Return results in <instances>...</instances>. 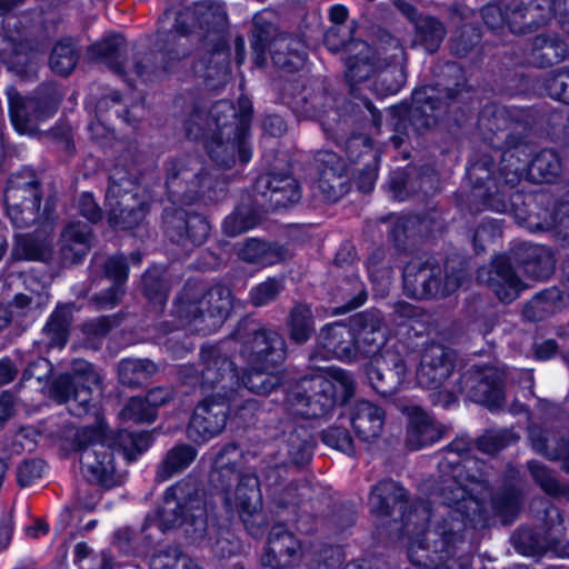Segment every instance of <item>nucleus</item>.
<instances>
[{
  "label": "nucleus",
  "instance_id": "6e6d98bb",
  "mask_svg": "<svg viewBox=\"0 0 569 569\" xmlns=\"http://www.w3.org/2000/svg\"><path fill=\"white\" fill-rule=\"evenodd\" d=\"M142 283L144 296L156 308L161 310L168 297V289L162 280L161 271L157 268L148 270L142 278Z\"/></svg>",
  "mask_w": 569,
  "mask_h": 569
},
{
  "label": "nucleus",
  "instance_id": "c756f323",
  "mask_svg": "<svg viewBox=\"0 0 569 569\" xmlns=\"http://www.w3.org/2000/svg\"><path fill=\"white\" fill-rule=\"evenodd\" d=\"M167 233L177 242L186 244L188 241L199 246L207 239L210 226L200 214H186L182 211H176L166 216Z\"/></svg>",
  "mask_w": 569,
  "mask_h": 569
},
{
  "label": "nucleus",
  "instance_id": "7c9ffc66",
  "mask_svg": "<svg viewBox=\"0 0 569 569\" xmlns=\"http://www.w3.org/2000/svg\"><path fill=\"white\" fill-rule=\"evenodd\" d=\"M409 418L406 443L411 450H419L439 441L445 429L419 407L407 409Z\"/></svg>",
  "mask_w": 569,
  "mask_h": 569
},
{
  "label": "nucleus",
  "instance_id": "3c124183",
  "mask_svg": "<svg viewBox=\"0 0 569 569\" xmlns=\"http://www.w3.org/2000/svg\"><path fill=\"white\" fill-rule=\"evenodd\" d=\"M417 40L428 52H435L446 37L443 24L432 17H423L415 24Z\"/></svg>",
  "mask_w": 569,
  "mask_h": 569
},
{
  "label": "nucleus",
  "instance_id": "aec40b11",
  "mask_svg": "<svg viewBox=\"0 0 569 569\" xmlns=\"http://www.w3.org/2000/svg\"><path fill=\"white\" fill-rule=\"evenodd\" d=\"M0 61L18 77L28 78L33 69V40L24 37L18 29L1 24Z\"/></svg>",
  "mask_w": 569,
  "mask_h": 569
},
{
  "label": "nucleus",
  "instance_id": "5701e85b",
  "mask_svg": "<svg viewBox=\"0 0 569 569\" xmlns=\"http://www.w3.org/2000/svg\"><path fill=\"white\" fill-rule=\"evenodd\" d=\"M408 372L407 359L395 350H386L375 358L368 369L372 388L382 396L393 395L405 382Z\"/></svg>",
  "mask_w": 569,
  "mask_h": 569
},
{
  "label": "nucleus",
  "instance_id": "8fccbe9b",
  "mask_svg": "<svg viewBox=\"0 0 569 569\" xmlns=\"http://www.w3.org/2000/svg\"><path fill=\"white\" fill-rule=\"evenodd\" d=\"M157 371V366L147 359H126L119 363V378L123 385L138 386Z\"/></svg>",
  "mask_w": 569,
  "mask_h": 569
},
{
  "label": "nucleus",
  "instance_id": "37998d69",
  "mask_svg": "<svg viewBox=\"0 0 569 569\" xmlns=\"http://www.w3.org/2000/svg\"><path fill=\"white\" fill-rule=\"evenodd\" d=\"M197 450L190 445H177L171 448L158 467L157 479L166 481L187 469L197 457Z\"/></svg>",
  "mask_w": 569,
  "mask_h": 569
},
{
  "label": "nucleus",
  "instance_id": "c9c22d12",
  "mask_svg": "<svg viewBox=\"0 0 569 569\" xmlns=\"http://www.w3.org/2000/svg\"><path fill=\"white\" fill-rule=\"evenodd\" d=\"M213 469L214 481L218 485L233 481L237 478V473L251 471L246 468V457L236 445H227L220 449L216 456Z\"/></svg>",
  "mask_w": 569,
  "mask_h": 569
},
{
  "label": "nucleus",
  "instance_id": "39448f33",
  "mask_svg": "<svg viewBox=\"0 0 569 569\" xmlns=\"http://www.w3.org/2000/svg\"><path fill=\"white\" fill-rule=\"evenodd\" d=\"M231 308L229 288L214 286L206 290L200 284L187 283L174 305V315L182 329L209 335L221 327Z\"/></svg>",
  "mask_w": 569,
  "mask_h": 569
},
{
  "label": "nucleus",
  "instance_id": "ea45409f",
  "mask_svg": "<svg viewBox=\"0 0 569 569\" xmlns=\"http://www.w3.org/2000/svg\"><path fill=\"white\" fill-rule=\"evenodd\" d=\"M567 54V44L557 36L539 34L532 41L531 59L538 67L559 63Z\"/></svg>",
  "mask_w": 569,
  "mask_h": 569
},
{
  "label": "nucleus",
  "instance_id": "a18cd8bd",
  "mask_svg": "<svg viewBox=\"0 0 569 569\" xmlns=\"http://www.w3.org/2000/svg\"><path fill=\"white\" fill-rule=\"evenodd\" d=\"M356 57L346 60V77L351 83H359L376 74V64L369 60L371 49L366 43L352 44Z\"/></svg>",
  "mask_w": 569,
  "mask_h": 569
},
{
  "label": "nucleus",
  "instance_id": "473e14b6",
  "mask_svg": "<svg viewBox=\"0 0 569 569\" xmlns=\"http://www.w3.org/2000/svg\"><path fill=\"white\" fill-rule=\"evenodd\" d=\"M90 247L91 228L87 223L71 222L61 232L60 254L64 264L80 261Z\"/></svg>",
  "mask_w": 569,
  "mask_h": 569
},
{
  "label": "nucleus",
  "instance_id": "4d7b16f0",
  "mask_svg": "<svg viewBox=\"0 0 569 569\" xmlns=\"http://www.w3.org/2000/svg\"><path fill=\"white\" fill-rule=\"evenodd\" d=\"M258 223L257 216L248 207H239L229 214L222 224L227 236L236 237L248 231Z\"/></svg>",
  "mask_w": 569,
  "mask_h": 569
},
{
  "label": "nucleus",
  "instance_id": "423d86ee",
  "mask_svg": "<svg viewBox=\"0 0 569 569\" xmlns=\"http://www.w3.org/2000/svg\"><path fill=\"white\" fill-rule=\"evenodd\" d=\"M250 370L242 378V385L254 393L268 395L281 385L282 377L273 371L287 356L284 339L274 330L254 331L241 349Z\"/></svg>",
  "mask_w": 569,
  "mask_h": 569
},
{
  "label": "nucleus",
  "instance_id": "58836bf2",
  "mask_svg": "<svg viewBox=\"0 0 569 569\" xmlns=\"http://www.w3.org/2000/svg\"><path fill=\"white\" fill-rule=\"evenodd\" d=\"M529 228L532 230H557L569 241V200L555 204L552 211L542 209L529 216Z\"/></svg>",
  "mask_w": 569,
  "mask_h": 569
},
{
  "label": "nucleus",
  "instance_id": "79ce46f5",
  "mask_svg": "<svg viewBox=\"0 0 569 569\" xmlns=\"http://www.w3.org/2000/svg\"><path fill=\"white\" fill-rule=\"evenodd\" d=\"M103 438L108 439L110 448L113 451L117 448L119 452L123 453L127 460H134L137 456L146 451L151 443V437L147 432L133 433L126 430L107 432L104 425Z\"/></svg>",
  "mask_w": 569,
  "mask_h": 569
},
{
  "label": "nucleus",
  "instance_id": "e433bc0d",
  "mask_svg": "<svg viewBox=\"0 0 569 569\" xmlns=\"http://www.w3.org/2000/svg\"><path fill=\"white\" fill-rule=\"evenodd\" d=\"M520 257L523 263V270L530 277L545 280L548 279L555 270V258L551 250L539 244H523Z\"/></svg>",
  "mask_w": 569,
  "mask_h": 569
},
{
  "label": "nucleus",
  "instance_id": "c03bdc74",
  "mask_svg": "<svg viewBox=\"0 0 569 569\" xmlns=\"http://www.w3.org/2000/svg\"><path fill=\"white\" fill-rule=\"evenodd\" d=\"M287 326L291 341L303 345L315 333V320L311 307L305 303L296 305L289 313Z\"/></svg>",
  "mask_w": 569,
  "mask_h": 569
},
{
  "label": "nucleus",
  "instance_id": "a878e982",
  "mask_svg": "<svg viewBox=\"0 0 569 569\" xmlns=\"http://www.w3.org/2000/svg\"><path fill=\"white\" fill-rule=\"evenodd\" d=\"M254 191L273 209L287 208L297 203L301 198L298 181L289 174L267 173L260 176L256 181Z\"/></svg>",
  "mask_w": 569,
  "mask_h": 569
},
{
  "label": "nucleus",
  "instance_id": "de8ad7c7",
  "mask_svg": "<svg viewBox=\"0 0 569 569\" xmlns=\"http://www.w3.org/2000/svg\"><path fill=\"white\" fill-rule=\"evenodd\" d=\"M70 322L71 308L68 306L57 308L49 322L43 328V333L49 339V347L62 348L66 345Z\"/></svg>",
  "mask_w": 569,
  "mask_h": 569
},
{
  "label": "nucleus",
  "instance_id": "cd10ccee",
  "mask_svg": "<svg viewBox=\"0 0 569 569\" xmlns=\"http://www.w3.org/2000/svg\"><path fill=\"white\" fill-rule=\"evenodd\" d=\"M301 546L296 537L281 526L272 528L262 565L272 569H286L301 560Z\"/></svg>",
  "mask_w": 569,
  "mask_h": 569
},
{
  "label": "nucleus",
  "instance_id": "f8f14e48",
  "mask_svg": "<svg viewBox=\"0 0 569 569\" xmlns=\"http://www.w3.org/2000/svg\"><path fill=\"white\" fill-rule=\"evenodd\" d=\"M71 370V376H60L50 385L48 395L59 403H68L70 413L81 417L94 408L91 403L92 387L100 386L101 377L82 359L74 360Z\"/></svg>",
  "mask_w": 569,
  "mask_h": 569
},
{
  "label": "nucleus",
  "instance_id": "20e7f679",
  "mask_svg": "<svg viewBox=\"0 0 569 569\" xmlns=\"http://www.w3.org/2000/svg\"><path fill=\"white\" fill-rule=\"evenodd\" d=\"M355 391L349 372L330 367L311 379L303 378L295 390L287 395L293 415L320 418L328 415L337 403L346 402Z\"/></svg>",
  "mask_w": 569,
  "mask_h": 569
},
{
  "label": "nucleus",
  "instance_id": "603ef678",
  "mask_svg": "<svg viewBox=\"0 0 569 569\" xmlns=\"http://www.w3.org/2000/svg\"><path fill=\"white\" fill-rule=\"evenodd\" d=\"M284 449L291 463L300 466L309 462L312 456L310 435L307 431L290 433Z\"/></svg>",
  "mask_w": 569,
  "mask_h": 569
},
{
  "label": "nucleus",
  "instance_id": "f257e3e1",
  "mask_svg": "<svg viewBox=\"0 0 569 569\" xmlns=\"http://www.w3.org/2000/svg\"><path fill=\"white\" fill-rule=\"evenodd\" d=\"M513 122L506 108H495L491 117L482 116L480 127L492 131L496 147L502 148L501 167L497 178H490L487 162L472 163L468 176L475 180L473 197L481 198L483 206L496 212H505L508 208L505 188H515L525 176L543 182H551L561 171V160L550 149L541 150L530 160L531 148L519 134L507 132Z\"/></svg>",
  "mask_w": 569,
  "mask_h": 569
},
{
  "label": "nucleus",
  "instance_id": "6ab92c4d",
  "mask_svg": "<svg viewBox=\"0 0 569 569\" xmlns=\"http://www.w3.org/2000/svg\"><path fill=\"white\" fill-rule=\"evenodd\" d=\"M315 192L326 201H337L347 190L346 162L336 152L322 150L315 157Z\"/></svg>",
  "mask_w": 569,
  "mask_h": 569
},
{
  "label": "nucleus",
  "instance_id": "a211bd4d",
  "mask_svg": "<svg viewBox=\"0 0 569 569\" xmlns=\"http://www.w3.org/2000/svg\"><path fill=\"white\" fill-rule=\"evenodd\" d=\"M223 491L226 508L238 512L249 529V519L258 515L262 507L259 479L253 471L237 473L231 482L219 485Z\"/></svg>",
  "mask_w": 569,
  "mask_h": 569
},
{
  "label": "nucleus",
  "instance_id": "6e6552de",
  "mask_svg": "<svg viewBox=\"0 0 569 569\" xmlns=\"http://www.w3.org/2000/svg\"><path fill=\"white\" fill-rule=\"evenodd\" d=\"M166 188L172 203H207L223 198L226 181L210 172L199 159L188 157L167 162Z\"/></svg>",
  "mask_w": 569,
  "mask_h": 569
},
{
  "label": "nucleus",
  "instance_id": "e2e57ef3",
  "mask_svg": "<svg viewBox=\"0 0 569 569\" xmlns=\"http://www.w3.org/2000/svg\"><path fill=\"white\" fill-rule=\"evenodd\" d=\"M16 260H36V238L33 232H19L12 250Z\"/></svg>",
  "mask_w": 569,
  "mask_h": 569
},
{
  "label": "nucleus",
  "instance_id": "bb28decb",
  "mask_svg": "<svg viewBox=\"0 0 569 569\" xmlns=\"http://www.w3.org/2000/svg\"><path fill=\"white\" fill-rule=\"evenodd\" d=\"M357 357H376L387 341V328L377 312H366L352 319Z\"/></svg>",
  "mask_w": 569,
  "mask_h": 569
},
{
  "label": "nucleus",
  "instance_id": "a19ab883",
  "mask_svg": "<svg viewBox=\"0 0 569 569\" xmlns=\"http://www.w3.org/2000/svg\"><path fill=\"white\" fill-rule=\"evenodd\" d=\"M124 46V39L120 34H113L92 44L88 54L90 59L107 64L114 72L126 74L127 71L121 61Z\"/></svg>",
  "mask_w": 569,
  "mask_h": 569
},
{
  "label": "nucleus",
  "instance_id": "7ed1b4c3",
  "mask_svg": "<svg viewBox=\"0 0 569 569\" xmlns=\"http://www.w3.org/2000/svg\"><path fill=\"white\" fill-rule=\"evenodd\" d=\"M196 20L199 29H211L224 22L226 12L221 3L217 1H201L194 6L192 11L187 10L177 19L173 30L169 32L166 39L163 50L151 52L144 57L134 60L132 63L133 72L138 78L147 81L159 77L161 72L168 70V60H178L189 54L190 37L193 30H188L187 20Z\"/></svg>",
  "mask_w": 569,
  "mask_h": 569
},
{
  "label": "nucleus",
  "instance_id": "f3484780",
  "mask_svg": "<svg viewBox=\"0 0 569 569\" xmlns=\"http://www.w3.org/2000/svg\"><path fill=\"white\" fill-rule=\"evenodd\" d=\"M233 398L216 392L204 398L194 409L188 426L189 438L203 443L220 435L227 425L230 402Z\"/></svg>",
  "mask_w": 569,
  "mask_h": 569
},
{
  "label": "nucleus",
  "instance_id": "4468645a",
  "mask_svg": "<svg viewBox=\"0 0 569 569\" xmlns=\"http://www.w3.org/2000/svg\"><path fill=\"white\" fill-rule=\"evenodd\" d=\"M109 208V222L118 229H132L147 213L146 203L138 197V186L131 178H126L121 167H114L106 194Z\"/></svg>",
  "mask_w": 569,
  "mask_h": 569
},
{
  "label": "nucleus",
  "instance_id": "1a4fd4ad",
  "mask_svg": "<svg viewBox=\"0 0 569 569\" xmlns=\"http://www.w3.org/2000/svg\"><path fill=\"white\" fill-rule=\"evenodd\" d=\"M553 16H569V0H511L505 11L495 4L482 10L488 27L496 29L507 23L510 31L517 34L533 31Z\"/></svg>",
  "mask_w": 569,
  "mask_h": 569
},
{
  "label": "nucleus",
  "instance_id": "bf43d9fd",
  "mask_svg": "<svg viewBox=\"0 0 569 569\" xmlns=\"http://www.w3.org/2000/svg\"><path fill=\"white\" fill-rule=\"evenodd\" d=\"M548 94L561 102L569 103V69H559L546 80Z\"/></svg>",
  "mask_w": 569,
  "mask_h": 569
},
{
  "label": "nucleus",
  "instance_id": "5fc2aeb1",
  "mask_svg": "<svg viewBox=\"0 0 569 569\" xmlns=\"http://www.w3.org/2000/svg\"><path fill=\"white\" fill-rule=\"evenodd\" d=\"M283 289V278H268L251 288L249 292L250 302L254 307L269 305L278 298Z\"/></svg>",
  "mask_w": 569,
  "mask_h": 569
},
{
  "label": "nucleus",
  "instance_id": "0eeeda50",
  "mask_svg": "<svg viewBox=\"0 0 569 569\" xmlns=\"http://www.w3.org/2000/svg\"><path fill=\"white\" fill-rule=\"evenodd\" d=\"M150 521L161 531L182 526L191 539H203L208 531L204 497L192 482H177L167 488L163 506L157 510Z\"/></svg>",
  "mask_w": 569,
  "mask_h": 569
},
{
  "label": "nucleus",
  "instance_id": "4c0bfd02",
  "mask_svg": "<svg viewBox=\"0 0 569 569\" xmlns=\"http://www.w3.org/2000/svg\"><path fill=\"white\" fill-rule=\"evenodd\" d=\"M405 498L406 490L396 481H380L371 490L369 497L370 510L378 517L389 516L396 505L403 503Z\"/></svg>",
  "mask_w": 569,
  "mask_h": 569
},
{
  "label": "nucleus",
  "instance_id": "680f3d73",
  "mask_svg": "<svg viewBox=\"0 0 569 569\" xmlns=\"http://www.w3.org/2000/svg\"><path fill=\"white\" fill-rule=\"evenodd\" d=\"M528 468L533 479L547 493L551 496H558L561 493L560 486L545 466L537 461H529Z\"/></svg>",
  "mask_w": 569,
  "mask_h": 569
},
{
  "label": "nucleus",
  "instance_id": "f704fd0d",
  "mask_svg": "<svg viewBox=\"0 0 569 569\" xmlns=\"http://www.w3.org/2000/svg\"><path fill=\"white\" fill-rule=\"evenodd\" d=\"M7 97L12 126L19 133L32 136L36 131V99L21 94L13 87L7 89Z\"/></svg>",
  "mask_w": 569,
  "mask_h": 569
},
{
  "label": "nucleus",
  "instance_id": "9d476101",
  "mask_svg": "<svg viewBox=\"0 0 569 569\" xmlns=\"http://www.w3.org/2000/svg\"><path fill=\"white\" fill-rule=\"evenodd\" d=\"M74 443L80 452L81 471L90 482L104 487L118 483L113 450L103 438V419L96 413V426L80 428Z\"/></svg>",
  "mask_w": 569,
  "mask_h": 569
},
{
  "label": "nucleus",
  "instance_id": "338daca9",
  "mask_svg": "<svg viewBox=\"0 0 569 569\" xmlns=\"http://www.w3.org/2000/svg\"><path fill=\"white\" fill-rule=\"evenodd\" d=\"M553 291H549L535 297L527 303L523 316L532 321L542 319L545 313L550 311L549 301L553 298Z\"/></svg>",
  "mask_w": 569,
  "mask_h": 569
},
{
  "label": "nucleus",
  "instance_id": "09e8293b",
  "mask_svg": "<svg viewBox=\"0 0 569 569\" xmlns=\"http://www.w3.org/2000/svg\"><path fill=\"white\" fill-rule=\"evenodd\" d=\"M79 51L70 39H64L56 43L53 47L49 64L58 74L67 76L77 66Z\"/></svg>",
  "mask_w": 569,
  "mask_h": 569
},
{
  "label": "nucleus",
  "instance_id": "49530a36",
  "mask_svg": "<svg viewBox=\"0 0 569 569\" xmlns=\"http://www.w3.org/2000/svg\"><path fill=\"white\" fill-rule=\"evenodd\" d=\"M276 50L272 52L274 64L283 70L295 71L303 66L305 52L302 47L295 39H279L274 42Z\"/></svg>",
  "mask_w": 569,
  "mask_h": 569
},
{
  "label": "nucleus",
  "instance_id": "ddd939ff",
  "mask_svg": "<svg viewBox=\"0 0 569 569\" xmlns=\"http://www.w3.org/2000/svg\"><path fill=\"white\" fill-rule=\"evenodd\" d=\"M503 377V371L493 367L467 371L461 376L457 389L440 391L436 395L435 402L448 407L455 402L456 393H466L469 399L490 410L498 409L505 402Z\"/></svg>",
  "mask_w": 569,
  "mask_h": 569
},
{
  "label": "nucleus",
  "instance_id": "412c9836",
  "mask_svg": "<svg viewBox=\"0 0 569 569\" xmlns=\"http://www.w3.org/2000/svg\"><path fill=\"white\" fill-rule=\"evenodd\" d=\"M313 359H339L351 361L357 358L355 346V333L340 322H333L322 327L318 333L313 351L310 356Z\"/></svg>",
  "mask_w": 569,
  "mask_h": 569
},
{
  "label": "nucleus",
  "instance_id": "69168bd1",
  "mask_svg": "<svg viewBox=\"0 0 569 569\" xmlns=\"http://www.w3.org/2000/svg\"><path fill=\"white\" fill-rule=\"evenodd\" d=\"M352 37L351 27L332 26L325 34V43L331 51H339L347 46Z\"/></svg>",
  "mask_w": 569,
  "mask_h": 569
},
{
  "label": "nucleus",
  "instance_id": "72a5a7b5",
  "mask_svg": "<svg viewBox=\"0 0 569 569\" xmlns=\"http://www.w3.org/2000/svg\"><path fill=\"white\" fill-rule=\"evenodd\" d=\"M442 100L433 87H425L413 91L412 106L409 110L411 124L416 130L430 128L437 123V110L441 109Z\"/></svg>",
  "mask_w": 569,
  "mask_h": 569
},
{
  "label": "nucleus",
  "instance_id": "b1692460",
  "mask_svg": "<svg viewBox=\"0 0 569 569\" xmlns=\"http://www.w3.org/2000/svg\"><path fill=\"white\" fill-rule=\"evenodd\" d=\"M455 369L453 352L437 343L427 346L417 369L418 383L427 389H440Z\"/></svg>",
  "mask_w": 569,
  "mask_h": 569
},
{
  "label": "nucleus",
  "instance_id": "393cba45",
  "mask_svg": "<svg viewBox=\"0 0 569 569\" xmlns=\"http://www.w3.org/2000/svg\"><path fill=\"white\" fill-rule=\"evenodd\" d=\"M478 280L487 284L503 302L513 301L523 289L521 280L512 271L510 261L505 256H498L490 264L480 268Z\"/></svg>",
  "mask_w": 569,
  "mask_h": 569
},
{
  "label": "nucleus",
  "instance_id": "f03ea898",
  "mask_svg": "<svg viewBox=\"0 0 569 569\" xmlns=\"http://www.w3.org/2000/svg\"><path fill=\"white\" fill-rule=\"evenodd\" d=\"M186 130L190 138L206 137L207 152L221 168H231L237 160L246 163L251 159L248 116L243 113L238 118L228 100L216 102L206 120L200 111L193 112L187 120Z\"/></svg>",
  "mask_w": 569,
  "mask_h": 569
},
{
  "label": "nucleus",
  "instance_id": "dca6fc26",
  "mask_svg": "<svg viewBox=\"0 0 569 569\" xmlns=\"http://www.w3.org/2000/svg\"><path fill=\"white\" fill-rule=\"evenodd\" d=\"M441 268L439 264L411 261L403 270V288L417 299H426L436 295L448 296L462 283L461 272L446 277L441 284Z\"/></svg>",
  "mask_w": 569,
  "mask_h": 569
},
{
  "label": "nucleus",
  "instance_id": "2eb2a0df",
  "mask_svg": "<svg viewBox=\"0 0 569 569\" xmlns=\"http://www.w3.org/2000/svg\"><path fill=\"white\" fill-rule=\"evenodd\" d=\"M9 219L16 229L31 228L36 222V172L23 169L13 173L4 190Z\"/></svg>",
  "mask_w": 569,
  "mask_h": 569
},
{
  "label": "nucleus",
  "instance_id": "13d9d810",
  "mask_svg": "<svg viewBox=\"0 0 569 569\" xmlns=\"http://www.w3.org/2000/svg\"><path fill=\"white\" fill-rule=\"evenodd\" d=\"M123 421L151 422L154 420L153 409L150 408L144 398H131L120 411Z\"/></svg>",
  "mask_w": 569,
  "mask_h": 569
},
{
  "label": "nucleus",
  "instance_id": "052dcab7",
  "mask_svg": "<svg viewBox=\"0 0 569 569\" xmlns=\"http://www.w3.org/2000/svg\"><path fill=\"white\" fill-rule=\"evenodd\" d=\"M323 442L332 448H336L347 455L355 453L353 441L347 429L340 427H332L323 431Z\"/></svg>",
  "mask_w": 569,
  "mask_h": 569
},
{
  "label": "nucleus",
  "instance_id": "0e129e2a",
  "mask_svg": "<svg viewBox=\"0 0 569 569\" xmlns=\"http://www.w3.org/2000/svg\"><path fill=\"white\" fill-rule=\"evenodd\" d=\"M368 271L377 293L381 297L385 296L391 286L392 270L388 267H379L373 262V259H370Z\"/></svg>",
  "mask_w": 569,
  "mask_h": 569
},
{
  "label": "nucleus",
  "instance_id": "2f4dec72",
  "mask_svg": "<svg viewBox=\"0 0 569 569\" xmlns=\"http://www.w3.org/2000/svg\"><path fill=\"white\" fill-rule=\"evenodd\" d=\"M237 256L247 263L268 267L288 260L291 253L284 246L251 238L237 248Z\"/></svg>",
  "mask_w": 569,
  "mask_h": 569
},
{
  "label": "nucleus",
  "instance_id": "774afa93",
  "mask_svg": "<svg viewBox=\"0 0 569 569\" xmlns=\"http://www.w3.org/2000/svg\"><path fill=\"white\" fill-rule=\"evenodd\" d=\"M124 295L123 284L113 282L107 290L101 291L93 299L98 309H110L116 307Z\"/></svg>",
  "mask_w": 569,
  "mask_h": 569
},
{
  "label": "nucleus",
  "instance_id": "4be33fe9",
  "mask_svg": "<svg viewBox=\"0 0 569 569\" xmlns=\"http://www.w3.org/2000/svg\"><path fill=\"white\" fill-rule=\"evenodd\" d=\"M379 56H383L385 67H376L377 76L372 89L377 94H395L406 81L403 49L397 39L389 37L386 46L379 48ZM378 60L380 61L381 57Z\"/></svg>",
  "mask_w": 569,
  "mask_h": 569
},
{
  "label": "nucleus",
  "instance_id": "9b49d317",
  "mask_svg": "<svg viewBox=\"0 0 569 569\" xmlns=\"http://www.w3.org/2000/svg\"><path fill=\"white\" fill-rule=\"evenodd\" d=\"M199 369L192 365L180 368V378L184 383L199 385L203 390H213L233 398L240 386L238 373L229 356L220 347L208 346L201 349Z\"/></svg>",
  "mask_w": 569,
  "mask_h": 569
},
{
  "label": "nucleus",
  "instance_id": "864d4df0",
  "mask_svg": "<svg viewBox=\"0 0 569 569\" xmlns=\"http://www.w3.org/2000/svg\"><path fill=\"white\" fill-rule=\"evenodd\" d=\"M150 567L151 569H200L178 548H168L154 555Z\"/></svg>",
  "mask_w": 569,
  "mask_h": 569
},
{
  "label": "nucleus",
  "instance_id": "c85d7f7f",
  "mask_svg": "<svg viewBox=\"0 0 569 569\" xmlns=\"http://www.w3.org/2000/svg\"><path fill=\"white\" fill-rule=\"evenodd\" d=\"M350 420L352 429L360 441L375 443L382 436L386 412L372 402L360 400L353 405Z\"/></svg>",
  "mask_w": 569,
  "mask_h": 569
}]
</instances>
